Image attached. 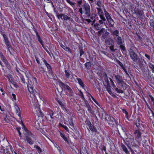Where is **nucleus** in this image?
I'll use <instances>...</instances> for the list:
<instances>
[{
    "mask_svg": "<svg viewBox=\"0 0 154 154\" xmlns=\"http://www.w3.org/2000/svg\"><path fill=\"white\" fill-rule=\"evenodd\" d=\"M7 78L8 81L10 82H11L14 80L12 75L10 74H8Z\"/></svg>",
    "mask_w": 154,
    "mask_h": 154,
    "instance_id": "obj_40",
    "label": "nucleus"
},
{
    "mask_svg": "<svg viewBox=\"0 0 154 154\" xmlns=\"http://www.w3.org/2000/svg\"><path fill=\"white\" fill-rule=\"evenodd\" d=\"M85 123L88 126L87 128L89 130L91 131L92 132H95L97 134H99L100 133L97 128L95 126L92 124L89 120L87 119L85 121Z\"/></svg>",
    "mask_w": 154,
    "mask_h": 154,
    "instance_id": "obj_10",
    "label": "nucleus"
},
{
    "mask_svg": "<svg viewBox=\"0 0 154 154\" xmlns=\"http://www.w3.org/2000/svg\"><path fill=\"white\" fill-rule=\"evenodd\" d=\"M99 17L101 20H102L104 21H106V18H105L103 14L99 15Z\"/></svg>",
    "mask_w": 154,
    "mask_h": 154,
    "instance_id": "obj_59",
    "label": "nucleus"
},
{
    "mask_svg": "<svg viewBox=\"0 0 154 154\" xmlns=\"http://www.w3.org/2000/svg\"><path fill=\"white\" fill-rule=\"evenodd\" d=\"M79 52L80 57H82V55L84 54L85 52L83 50L82 48L80 47L79 48Z\"/></svg>",
    "mask_w": 154,
    "mask_h": 154,
    "instance_id": "obj_55",
    "label": "nucleus"
},
{
    "mask_svg": "<svg viewBox=\"0 0 154 154\" xmlns=\"http://www.w3.org/2000/svg\"><path fill=\"white\" fill-rule=\"evenodd\" d=\"M104 15L107 21L106 24V28L109 27H113L114 26L115 22L113 20L109 14L106 10H104Z\"/></svg>",
    "mask_w": 154,
    "mask_h": 154,
    "instance_id": "obj_9",
    "label": "nucleus"
},
{
    "mask_svg": "<svg viewBox=\"0 0 154 154\" xmlns=\"http://www.w3.org/2000/svg\"><path fill=\"white\" fill-rule=\"evenodd\" d=\"M114 77L117 84L119 86V88L123 90H125L127 88V85L125 82L122 76L117 74L115 75Z\"/></svg>",
    "mask_w": 154,
    "mask_h": 154,
    "instance_id": "obj_7",
    "label": "nucleus"
},
{
    "mask_svg": "<svg viewBox=\"0 0 154 154\" xmlns=\"http://www.w3.org/2000/svg\"><path fill=\"white\" fill-rule=\"evenodd\" d=\"M111 34L113 36H115L117 37L119 36V32L118 30H116L111 32Z\"/></svg>",
    "mask_w": 154,
    "mask_h": 154,
    "instance_id": "obj_33",
    "label": "nucleus"
},
{
    "mask_svg": "<svg viewBox=\"0 0 154 154\" xmlns=\"http://www.w3.org/2000/svg\"><path fill=\"white\" fill-rule=\"evenodd\" d=\"M105 42L106 44L108 46L113 44L114 43V40L110 38H106Z\"/></svg>",
    "mask_w": 154,
    "mask_h": 154,
    "instance_id": "obj_22",
    "label": "nucleus"
},
{
    "mask_svg": "<svg viewBox=\"0 0 154 154\" xmlns=\"http://www.w3.org/2000/svg\"><path fill=\"white\" fill-rule=\"evenodd\" d=\"M11 99L13 101L14 103H16V102L17 100V97L16 95L14 93H12V95L11 97Z\"/></svg>",
    "mask_w": 154,
    "mask_h": 154,
    "instance_id": "obj_46",
    "label": "nucleus"
},
{
    "mask_svg": "<svg viewBox=\"0 0 154 154\" xmlns=\"http://www.w3.org/2000/svg\"><path fill=\"white\" fill-rule=\"evenodd\" d=\"M16 129L18 133L20 139L21 140H23V137L22 136V134L20 131V130H21V128L20 127H17L16 128Z\"/></svg>",
    "mask_w": 154,
    "mask_h": 154,
    "instance_id": "obj_29",
    "label": "nucleus"
},
{
    "mask_svg": "<svg viewBox=\"0 0 154 154\" xmlns=\"http://www.w3.org/2000/svg\"><path fill=\"white\" fill-rule=\"evenodd\" d=\"M35 58L36 60V61L38 64L40 66L42 65V63L40 61V59L38 57L36 56H35Z\"/></svg>",
    "mask_w": 154,
    "mask_h": 154,
    "instance_id": "obj_50",
    "label": "nucleus"
},
{
    "mask_svg": "<svg viewBox=\"0 0 154 154\" xmlns=\"http://www.w3.org/2000/svg\"><path fill=\"white\" fill-rule=\"evenodd\" d=\"M65 90L69 92V95L72 96L73 92L72 89L69 86Z\"/></svg>",
    "mask_w": 154,
    "mask_h": 154,
    "instance_id": "obj_32",
    "label": "nucleus"
},
{
    "mask_svg": "<svg viewBox=\"0 0 154 154\" xmlns=\"http://www.w3.org/2000/svg\"><path fill=\"white\" fill-rule=\"evenodd\" d=\"M48 118L49 116L51 119H53L54 112L52 110L49 109L48 111Z\"/></svg>",
    "mask_w": 154,
    "mask_h": 154,
    "instance_id": "obj_28",
    "label": "nucleus"
},
{
    "mask_svg": "<svg viewBox=\"0 0 154 154\" xmlns=\"http://www.w3.org/2000/svg\"><path fill=\"white\" fill-rule=\"evenodd\" d=\"M116 62L121 68L123 67L124 66L123 64L119 60H117Z\"/></svg>",
    "mask_w": 154,
    "mask_h": 154,
    "instance_id": "obj_63",
    "label": "nucleus"
},
{
    "mask_svg": "<svg viewBox=\"0 0 154 154\" xmlns=\"http://www.w3.org/2000/svg\"><path fill=\"white\" fill-rule=\"evenodd\" d=\"M97 16V14L96 13H92L91 14V12L90 13V16H86L85 17L87 18H90L91 19L93 20L92 21L93 23H94L95 21L96 20L94 19Z\"/></svg>",
    "mask_w": 154,
    "mask_h": 154,
    "instance_id": "obj_21",
    "label": "nucleus"
},
{
    "mask_svg": "<svg viewBox=\"0 0 154 154\" xmlns=\"http://www.w3.org/2000/svg\"><path fill=\"white\" fill-rule=\"evenodd\" d=\"M107 117H106L105 119V121L111 127H113L114 126L116 127L119 125V123L117 120L116 119L111 116L106 115Z\"/></svg>",
    "mask_w": 154,
    "mask_h": 154,
    "instance_id": "obj_8",
    "label": "nucleus"
},
{
    "mask_svg": "<svg viewBox=\"0 0 154 154\" xmlns=\"http://www.w3.org/2000/svg\"><path fill=\"white\" fill-rule=\"evenodd\" d=\"M2 60L4 63L6 67L8 69H11V67L10 63L8 61L5 57Z\"/></svg>",
    "mask_w": 154,
    "mask_h": 154,
    "instance_id": "obj_24",
    "label": "nucleus"
},
{
    "mask_svg": "<svg viewBox=\"0 0 154 154\" xmlns=\"http://www.w3.org/2000/svg\"><path fill=\"white\" fill-rule=\"evenodd\" d=\"M0 34L2 35L3 41L5 43L6 48L11 55L14 56V50L13 49L10 42L9 40L8 37L5 34V32L3 30H1L0 31Z\"/></svg>",
    "mask_w": 154,
    "mask_h": 154,
    "instance_id": "obj_4",
    "label": "nucleus"
},
{
    "mask_svg": "<svg viewBox=\"0 0 154 154\" xmlns=\"http://www.w3.org/2000/svg\"><path fill=\"white\" fill-rule=\"evenodd\" d=\"M122 112L124 113H125V118L128 120H129V117L128 115V112L127 110L124 109H122Z\"/></svg>",
    "mask_w": 154,
    "mask_h": 154,
    "instance_id": "obj_38",
    "label": "nucleus"
},
{
    "mask_svg": "<svg viewBox=\"0 0 154 154\" xmlns=\"http://www.w3.org/2000/svg\"><path fill=\"white\" fill-rule=\"evenodd\" d=\"M26 140L30 145H32L34 143V141L30 137L26 139Z\"/></svg>",
    "mask_w": 154,
    "mask_h": 154,
    "instance_id": "obj_43",
    "label": "nucleus"
},
{
    "mask_svg": "<svg viewBox=\"0 0 154 154\" xmlns=\"http://www.w3.org/2000/svg\"><path fill=\"white\" fill-rule=\"evenodd\" d=\"M15 69H16V72H17V75L18 76L20 75V74H22L20 72V70L21 72H23V71H22L21 70H20V69L19 68H18L17 66L16 67Z\"/></svg>",
    "mask_w": 154,
    "mask_h": 154,
    "instance_id": "obj_56",
    "label": "nucleus"
},
{
    "mask_svg": "<svg viewBox=\"0 0 154 154\" xmlns=\"http://www.w3.org/2000/svg\"><path fill=\"white\" fill-rule=\"evenodd\" d=\"M84 106L87 109L88 112L91 114H93L94 111L93 110L90 104L89 103L88 100L86 101H85L84 102Z\"/></svg>",
    "mask_w": 154,
    "mask_h": 154,
    "instance_id": "obj_13",
    "label": "nucleus"
},
{
    "mask_svg": "<svg viewBox=\"0 0 154 154\" xmlns=\"http://www.w3.org/2000/svg\"><path fill=\"white\" fill-rule=\"evenodd\" d=\"M139 122V120H138V123H135V124L137 127V128L135 129L134 130H138L139 131L141 130V129H140L141 128V127L140 126V124Z\"/></svg>",
    "mask_w": 154,
    "mask_h": 154,
    "instance_id": "obj_49",
    "label": "nucleus"
},
{
    "mask_svg": "<svg viewBox=\"0 0 154 154\" xmlns=\"http://www.w3.org/2000/svg\"><path fill=\"white\" fill-rule=\"evenodd\" d=\"M129 55L131 59L134 62L137 69H142L143 66V62L146 63V61L144 59L143 56L140 54V57L137 54L132 48H130Z\"/></svg>",
    "mask_w": 154,
    "mask_h": 154,
    "instance_id": "obj_1",
    "label": "nucleus"
},
{
    "mask_svg": "<svg viewBox=\"0 0 154 154\" xmlns=\"http://www.w3.org/2000/svg\"><path fill=\"white\" fill-rule=\"evenodd\" d=\"M149 23L150 27L154 30V19H149Z\"/></svg>",
    "mask_w": 154,
    "mask_h": 154,
    "instance_id": "obj_34",
    "label": "nucleus"
},
{
    "mask_svg": "<svg viewBox=\"0 0 154 154\" xmlns=\"http://www.w3.org/2000/svg\"><path fill=\"white\" fill-rule=\"evenodd\" d=\"M23 139L26 140L30 137L33 138H34L35 135L31 131H28L26 128V130H25V132H23Z\"/></svg>",
    "mask_w": 154,
    "mask_h": 154,
    "instance_id": "obj_14",
    "label": "nucleus"
},
{
    "mask_svg": "<svg viewBox=\"0 0 154 154\" xmlns=\"http://www.w3.org/2000/svg\"><path fill=\"white\" fill-rule=\"evenodd\" d=\"M42 134L45 135L50 141H51L52 142L51 139L50 138L48 134H46V133L45 132V131H44L42 133Z\"/></svg>",
    "mask_w": 154,
    "mask_h": 154,
    "instance_id": "obj_60",
    "label": "nucleus"
},
{
    "mask_svg": "<svg viewBox=\"0 0 154 154\" xmlns=\"http://www.w3.org/2000/svg\"><path fill=\"white\" fill-rule=\"evenodd\" d=\"M14 152L15 154H17L14 151L12 146H8L7 147L6 149V154H13Z\"/></svg>",
    "mask_w": 154,
    "mask_h": 154,
    "instance_id": "obj_19",
    "label": "nucleus"
},
{
    "mask_svg": "<svg viewBox=\"0 0 154 154\" xmlns=\"http://www.w3.org/2000/svg\"><path fill=\"white\" fill-rule=\"evenodd\" d=\"M94 26L95 28L97 30H100L101 29L102 26L100 24H98V23H94Z\"/></svg>",
    "mask_w": 154,
    "mask_h": 154,
    "instance_id": "obj_35",
    "label": "nucleus"
},
{
    "mask_svg": "<svg viewBox=\"0 0 154 154\" xmlns=\"http://www.w3.org/2000/svg\"><path fill=\"white\" fill-rule=\"evenodd\" d=\"M42 60L44 63V64L46 66L48 71L49 74L52 75L53 74L52 68L51 66L46 61V60L44 58L42 57Z\"/></svg>",
    "mask_w": 154,
    "mask_h": 154,
    "instance_id": "obj_11",
    "label": "nucleus"
},
{
    "mask_svg": "<svg viewBox=\"0 0 154 154\" xmlns=\"http://www.w3.org/2000/svg\"><path fill=\"white\" fill-rule=\"evenodd\" d=\"M58 82L59 86L62 89V90H63V89L65 90L69 86L68 85L64 83L60 80L58 81Z\"/></svg>",
    "mask_w": 154,
    "mask_h": 154,
    "instance_id": "obj_18",
    "label": "nucleus"
},
{
    "mask_svg": "<svg viewBox=\"0 0 154 154\" xmlns=\"http://www.w3.org/2000/svg\"><path fill=\"white\" fill-rule=\"evenodd\" d=\"M64 50L65 51H67L69 53H70L71 54L72 53V51L71 50V49L69 47H67V46H66V47L65 48H64Z\"/></svg>",
    "mask_w": 154,
    "mask_h": 154,
    "instance_id": "obj_57",
    "label": "nucleus"
},
{
    "mask_svg": "<svg viewBox=\"0 0 154 154\" xmlns=\"http://www.w3.org/2000/svg\"><path fill=\"white\" fill-rule=\"evenodd\" d=\"M65 72V75L67 79H69L70 78V76H72V77H71L70 79L71 80H72L73 78V75H71L70 74V72L69 71H68L66 70H64Z\"/></svg>",
    "mask_w": 154,
    "mask_h": 154,
    "instance_id": "obj_26",
    "label": "nucleus"
},
{
    "mask_svg": "<svg viewBox=\"0 0 154 154\" xmlns=\"http://www.w3.org/2000/svg\"><path fill=\"white\" fill-rule=\"evenodd\" d=\"M60 136L64 140L68 142V139L67 137H66L65 135L63 133L60 132Z\"/></svg>",
    "mask_w": 154,
    "mask_h": 154,
    "instance_id": "obj_39",
    "label": "nucleus"
},
{
    "mask_svg": "<svg viewBox=\"0 0 154 154\" xmlns=\"http://www.w3.org/2000/svg\"><path fill=\"white\" fill-rule=\"evenodd\" d=\"M77 6L79 8L78 12L81 15H82L85 17L86 16H90L91 9L90 6L88 3L86 2L83 3L82 2L80 5H77Z\"/></svg>",
    "mask_w": 154,
    "mask_h": 154,
    "instance_id": "obj_3",
    "label": "nucleus"
},
{
    "mask_svg": "<svg viewBox=\"0 0 154 154\" xmlns=\"http://www.w3.org/2000/svg\"><path fill=\"white\" fill-rule=\"evenodd\" d=\"M30 23H31V25L32 26V29L34 30V32H35L36 36L37 38V40L39 42V43L41 45L42 47L45 50L46 52L50 56H51V54L49 51H48V46H45V43L42 40V38H41L40 35H39L38 33L36 28L35 27L33 23L31 21H29Z\"/></svg>",
    "mask_w": 154,
    "mask_h": 154,
    "instance_id": "obj_5",
    "label": "nucleus"
},
{
    "mask_svg": "<svg viewBox=\"0 0 154 154\" xmlns=\"http://www.w3.org/2000/svg\"><path fill=\"white\" fill-rule=\"evenodd\" d=\"M79 95L81 99L84 101V102L87 100L85 99L83 93L81 91H79Z\"/></svg>",
    "mask_w": 154,
    "mask_h": 154,
    "instance_id": "obj_37",
    "label": "nucleus"
},
{
    "mask_svg": "<svg viewBox=\"0 0 154 154\" xmlns=\"http://www.w3.org/2000/svg\"><path fill=\"white\" fill-rule=\"evenodd\" d=\"M144 56L145 57L148 59V60L150 61L151 60V57L149 55L147 54H145Z\"/></svg>",
    "mask_w": 154,
    "mask_h": 154,
    "instance_id": "obj_64",
    "label": "nucleus"
},
{
    "mask_svg": "<svg viewBox=\"0 0 154 154\" xmlns=\"http://www.w3.org/2000/svg\"><path fill=\"white\" fill-rule=\"evenodd\" d=\"M76 79L78 81V83L80 86L84 90H85V89L87 88V87L86 85L84 84V82L82 81V79L78 78H77Z\"/></svg>",
    "mask_w": 154,
    "mask_h": 154,
    "instance_id": "obj_20",
    "label": "nucleus"
},
{
    "mask_svg": "<svg viewBox=\"0 0 154 154\" xmlns=\"http://www.w3.org/2000/svg\"><path fill=\"white\" fill-rule=\"evenodd\" d=\"M115 91L116 92H117L118 94H123L124 93V91H123L124 90H122L121 89H119L117 87L115 88Z\"/></svg>",
    "mask_w": 154,
    "mask_h": 154,
    "instance_id": "obj_44",
    "label": "nucleus"
},
{
    "mask_svg": "<svg viewBox=\"0 0 154 154\" xmlns=\"http://www.w3.org/2000/svg\"><path fill=\"white\" fill-rule=\"evenodd\" d=\"M59 125H60L61 127L64 128L66 130V131L67 132H69V129L66 126L63 124H60V123Z\"/></svg>",
    "mask_w": 154,
    "mask_h": 154,
    "instance_id": "obj_51",
    "label": "nucleus"
},
{
    "mask_svg": "<svg viewBox=\"0 0 154 154\" xmlns=\"http://www.w3.org/2000/svg\"><path fill=\"white\" fill-rule=\"evenodd\" d=\"M103 33L102 36V38L103 39H106L107 36L109 34V32L107 31V29H106V31Z\"/></svg>",
    "mask_w": 154,
    "mask_h": 154,
    "instance_id": "obj_36",
    "label": "nucleus"
},
{
    "mask_svg": "<svg viewBox=\"0 0 154 154\" xmlns=\"http://www.w3.org/2000/svg\"><path fill=\"white\" fill-rule=\"evenodd\" d=\"M68 121L70 125L72 127V128H74V124L73 122V120L72 117H71L69 119Z\"/></svg>",
    "mask_w": 154,
    "mask_h": 154,
    "instance_id": "obj_45",
    "label": "nucleus"
},
{
    "mask_svg": "<svg viewBox=\"0 0 154 154\" xmlns=\"http://www.w3.org/2000/svg\"><path fill=\"white\" fill-rule=\"evenodd\" d=\"M134 134L135 138V140L137 141V143H135L134 142V140H133L132 142H131V145L132 146L136 147L140 145L141 142L142 141V133L140 131L137 130H134Z\"/></svg>",
    "mask_w": 154,
    "mask_h": 154,
    "instance_id": "obj_6",
    "label": "nucleus"
},
{
    "mask_svg": "<svg viewBox=\"0 0 154 154\" xmlns=\"http://www.w3.org/2000/svg\"><path fill=\"white\" fill-rule=\"evenodd\" d=\"M122 68L123 69V71L125 72L126 75L128 76H129V74L128 73L126 68L125 67V66L124 67H123Z\"/></svg>",
    "mask_w": 154,
    "mask_h": 154,
    "instance_id": "obj_61",
    "label": "nucleus"
},
{
    "mask_svg": "<svg viewBox=\"0 0 154 154\" xmlns=\"http://www.w3.org/2000/svg\"><path fill=\"white\" fill-rule=\"evenodd\" d=\"M19 76L21 82L25 85H27V88L28 91L31 94H32L33 97H35L36 93H37L35 91H34L33 88V85L32 83V82L29 80V77L26 75V77L27 78V82H26L24 76L23 74H20L18 75Z\"/></svg>",
    "mask_w": 154,
    "mask_h": 154,
    "instance_id": "obj_2",
    "label": "nucleus"
},
{
    "mask_svg": "<svg viewBox=\"0 0 154 154\" xmlns=\"http://www.w3.org/2000/svg\"><path fill=\"white\" fill-rule=\"evenodd\" d=\"M58 16L60 17V19L63 20H64L65 21L68 20L70 22H71L72 23L74 22V21L73 20L72 18L68 16L67 14H60V15Z\"/></svg>",
    "mask_w": 154,
    "mask_h": 154,
    "instance_id": "obj_12",
    "label": "nucleus"
},
{
    "mask_svg": "<svg viewBox=\"0 0 154 154\" xmlns=\"http://www.w3.org/2000/svg\"><path fill=\"white\" fill-rule=\"evenodd\" d=\"M134 11L136 15L140 16V19H143L142 17H143V16L142 15V11L140 9L138 8H135L134 10Z\"/></svg>",
    "mask_w": 154,
    "mask_h": 154,
    "instance_id": "obj_17",
    "label": "nucleus"
},
{
    "mask_svg": "<svg viewBox=\"0 0 154 154\" xmlns=\"http://www.w3.org/2000/svg\"><path fill=\"white\" fill-rule=\"evenodd\" d=\"M106 29L104 28H102L100 29V30H98L97 32V34L98 36H100L104 32L106 31Z\"/></svg>",
    "mask_w": 154,
    "mask_h": 154,
    "instance_id": "obj_30",
    "label": "nucleus"
},
{
    "mask_svg": "<svg viewBox=\"0 0 154 154\" xmlns=\"http://www.w3.org/2000/svg\"><path fill=\"white\" fill-rule=\"evenodd\" d=\"M14 106L16 109V113L18 116L19 119L20 120H22V118L21 115L20 109L17 103H14Z\"/></svg>",
    "mask_w": 154,
    "mask_h": 154,
    "instance_id": "obj_16",
    "label": "nucleus"
},
{
    "mask_svg": "<svg viewBox=\"0 0 154 154\" xmlns=\"http://www.w3.org/2000/svg\"><path fill=\"white\" fill-rule=\"evenodd\" d=\"M11 83L13 85L14 87L16 88H17L19 87V86L17 85V83L14 80L13 82H12Z\"/></svg>",
    "mask_w": 154,
    "mask_h": 154,
    "instance_id": "obj_58",
    "label": "nucleus"
},
{
    "mask_svg": "<svg viewBox=\"0 0 154 154\" xmlns=\"http://www.w3.org/2000/svg\"><path fill=\"white\" fill-rule=\"evenodd\" d=\"M114 39L116 40L117 44L119 45L124 43L120 36H119L116 38L114 37Z\"/></svg>",
    "mask_w": 154,
    "mask_h": 154,
    "instance_id": "obj_23",
    "label": "nucleus"
},
{
    "mask_svg": "<svg viewBox=\"0 0 154 154\" xmlns=\"http://www.w3.org/2000/svg\"><path fill=\"white\" fill-rule=\"evenodd\" d=\"M32 80L33 82H32L33 85H33L34 84H36L37 83V79L35 77H32Z\"/></svg>",
    "mask_w": 154,
    "mask_h": 154,
    "instance_id": "obj_52",
    "label": "nucleus"
},
{
    "mask_svg": "<svg viewBox=\"0 0 154 154\" xmlns=\"http://www.w3.org/2000/svg\"><path fill=\"white\" fill-rule=\"evenodd\" d=\"M91 99L100 108H101V106L100 105V104L93 96H91Z\"/></svg>",
    "mask_w": 154,
    "mask_h": 154,
    "instance_id": "obj_53",
    "label": "nucleus"
},
{
    "mask_svg": "<svg viewBox=\"0 0 154 154\" xmlns=\"http://www.w3.org/2000/svg\"><path fill=\"white\" fill-rule=\"evenodd\" d=\"M91 62L90 61L87 62L85 64V67L87 69H90L91 67Z\"/></svg>",
    "mask_w": 154,
    "mask_h": 154,
    "instance_id": "obj_31",
    "label": "nucleus"
},
{
    "mask_svg": "<svg viewBox=\"0 0 154 154\" xmlns=\"http://www.w3.org/2000/svg\"><path fill=\"white\" fill-rule=\"evenodd\" d=\"M148 66L149 68L151 70L152 73H154V65L150 62L148 63Z\"/></svg>",
    "mask_w": 154,
    "mask_h": 154,
    "instance_id": "obj_42",
    "label": "nucleus"
},
{
    "mask_svg": "<svg viewBox=\"0 0 154 154\" xmlns=\"http://www.w3.org/2000/svg\"><path fill=\"white\" fill-rule=\"evenodd\" d=\"M5 149L3 147L0 149V154H5Z\"/></svg>",
    "mask_w": 154,
    "mask_h": 154,
    "instance_id": "obj_62",
    "label": "nucleus"
},
{
    "mask_svg": "<svg viewBox=\"0 0 154 154\" xmlns=\"http://www.w3.org/2000/svg\"><path fill=\"white\" fill-rule=\"evenodd\" d=\"M34 148H36L39 154L43 152V151L41 148L38 146L35 145L34 146Z\"/></svg>",
    "mask_w": 154,
    "mask_h": 154,
    "instance_id": "obj_41",
    "label": "nucleus"
},
{
    "mask_svg": "<svg viewBox=\"0 0 154 154\" xmlns=\"http://www.w3.org/2000/svg\"><path fill=\"white\" fill-rule=\"evenodd\" d=\"M55 100L57 102L60 106L62 109L66 112L68 113V109H67L66 105H64L63 103L61 100L59 98H56L55 99Z\"/></svg>",
    "mask_w": 154,
    "mask_h": 154,
    "instance_id": "obj_15",
    "label": "nucleus"
},
{
    "mask_svg": "<svg viewBox=\"0 0 154 154\" xmlns=\"http://www.w3.org/2000/svg\"><path fill=\"white\" fill-rule=\"evenodd\" d=\"M121 147L125 153L127 152V151H128V149L124 144L123 143H122L121 145Z\"/></svg>",
    "mask_w": 154,
    "mask_h": 154,
    "instance_id": "obj_47",
    "label": "nucleus"
},
{
    "mask_svg": "<svg viewBox=\"0 0 154 154\" xmlns=\"http://www.w3.org/2000/svg\"><path fill=\"white\" fill-rule=\"evenodd\" d=\"M119 45V48L121 50L122 52L124 54H125L126 51V49L125 46V43H124L122 45Z\"/></svg>",
    "mask_w": 154,
    "mask_h": 154,
    "instance_id": "obj_25",
    "label": "nucleus"
},
{
    "mask_svg": "<svg viewBox=\"0 0 154 154\" xmlns=\"http://www.w3.org/2000/svg\"><path fill=\"white\" fill-rule=\"evenodd\" d=\"M97 10L98 14L99 15L103 14V10L101 8H97Z\"/></svg>",
    "mask_w": 154,
    "mask_h": 154,
    "instance_id": "obj_54",
    "label": "nucleus"
},
{
    "mask_svg": "<svg viewBox=\"0 0 154 154\" xmlns=\"http://www.w3.org/2000/svg\"><path fill=\"white\" fill-rule=\"evenodd\" d=\"M108 47L110 50L112 52H115L116 49H115L114 44L110 45L108 46Z\"/></svg>",
    "mask_w": 154,
    "mask_h": 154,
    "instance_id": "obj_48",
    "label": "nucleus"
},
{
    "mask_svg": "<svg viewBox=\"0 0 154 154\" xmlns=\"http://www.w3.org/2000/svg\"><path fill=\"white\" fill-rule=\"evenodd\" d=\"M107 87H106V90L108 92L111 94L112 93V92L111 91V86L110 85L109 83V81L108 79H107Z\"/></svg>",
    "mask_w": 154,
    "mask_h": 154,
    "instance_id": "obj_27",
    "label": "nucleus"
}]
</instances>
